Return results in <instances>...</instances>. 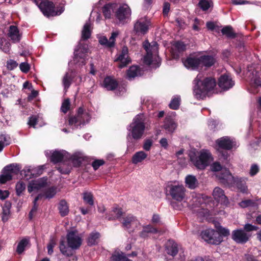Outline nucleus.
<instances>
[{
  "instance_id": "nucleus-38",
  "label": "nucleus",
  "mask_w": 261,
  "mask_h": 261,
  "mask_svg": "<svg viewBox=\"0 0 261 261\" xmlns=\"http://www.w3.org/2000/svg\"><path fill=\"white\" fill-rule=\"evenodd\" d=\"M232 185H235L237 188L243 193H247V188L244 180L241 178H235Z\"/></svg>"
},
{
  "instance_id": "nucleus-18",
  "label": "nucleus",
  "mask_w": 261,
  "mask_h": 261,
  "mask_svg": "<svg viewBox=\"0 0 261 261\" xmlns=\"http://www.w3.org/2000/svg\"><path fill=\"white\" fill-rule=\"evenodd\" d=\"M184 64L187 68H191L192 69H198L201 67L200 58V57H190L186 60Z\"/></svg>"
},
{
  "instance_id": "nucleus-48",
  "label": "nucleus",
  "mask_w": 261,
  "mask_h": 261,
  "mask_svg": "<svg viewBox=\"0 0 261 261\" xmlns=\"http://www.w3.org/2000/svg\"><path fill=\"white\" fill-rule=\"evenodd\" d=\"M32 167H25L22 171L21 174L24 175V176L26 179H29L30 178H33V175L32 173Z\"/></svg>"
},
{
  "instance_id": "nucleus-9",
  "label": "nucleus",
  "mask_w": 261,
  "mask_h": 261,
  "mask_svg": "<svg viewBox=\"0 0 261 261\" xmlns=\"http://www.w3.org/2000/svg\"><path fill=\"white\" fill-rule=\"evenodd\" d=\"M131 14V9L126 4L120 6L115 12L116 18L122 24L126 23L130 20Z\"/></svg>"
},
{
  "instance_id": "nucleus-24",
  "label": "nucleus",
  "mask_w": 261,
  "mask_h": 261,
  "mask_svg": "<svg viewBox=\"0 0 261 261\" xmlns=\"http://www.w3.org/2000/svg\"><path fill=\"white\" fill-rule=\"evenodd\" d=\"M8 36L14 42H19L20 40L18 29L15 25H11L9 27Z\"/></svg>"
},
{
  "instance_id": "nucleus-21",
  "label": "nucleus",
  "mask_w": 261,
  "mask_h": 261,
  "mask_svg": "<svg viewBox=\"0 0 261 261\" xmlns=\"http://www.w3.org/2000/svg\"><path fill=\"white\" fill-rule=\"evenodd\" d=\"M219 177L220 179L223 180L222 182L228 185H232L235 178L229 171L226 169H224L221 171L220 175H219Z\"/></svg>"
},
{
  "instance_id": "nucleus-54",
  "label": "nucleus",
  "mask_w": 261,
  "mask_h": 261,
  "mask_svg": "<svg viewBox=\"0 0 261 261\" xmlns=\"http://www.w3.org/2000/svg\"><path fill=\"white\" fill-rule=\"evenodd\" d=\"M11 139L10 137L6 135H0V143L3 144L4 146H7L10 144Z\"/></svg>"
},
{
  "instance_id": "nucleus-29",
  "label": "nucleus",
  "mask_w": 261,
  "mask_h": 261,
  "mask_svg": "<svg viewBox=\"0 0 261 261\" xmlns=\"http://www.w3.org/2000/svg\"><path fill=\"white\" fill-rule=\"evenodd\" d=\"M138 221L136 219L132 216H128L124 218L122 225L126 229L130 228L132 226H136Z\"/></svg>"
},
{
  "instance_id": "nucleus-45",
  "label": "nucleus",
  "mask_w": 261,
  "mask_h": 261,
  "mask_svg": "<svg viewBox=\"0 0 261 261\" xmlns=\"http://www.w3.org/2000/svg\"><path fill=\"white\" fill-rule=\"evenodd\" d=\"M113 261H126L128 258L123 252H116L111 257Z\"/></svg>"
},
{
  "instance_id": "nucleus-60",
  "label": "nucleus",
  "mask_w": 261,
  "mask_h": 261,
  "mask_svg": "<svg viewBox=\"0 0 261 261\" xmlns=\"http://www.w3.org/2000/svg\"><path fill=\"white\" fill-rule=\"evenodd\" d=\"M257 227L252 225L251 224H246L244 225V229L246 232L249 233L250 231L256 230Z\"/></svg>"
},
{
  "instance_id": "nucleus-33",
  "label": "nucleus",
  "mask_w": 261,
  "mask_h": 261,
  "mask_svg": "<svg viewBox=\"0 0 261 261\" xmlns=\"http://www.w3.org/2000/svg\"><path fill=\"white\" fill-rule=\"evenodd\" d=\"M58 209L59 213L62 217L67 215L69 212L68 204L65 200H61L60 201Z\"/></svg>"
},
{
  "instance_id": "nucleus-35",
  "label": "nucleus",
  "mask_w": 261,
  "mask_h": 261,
  "mask_svg": "<svg viewBox=\"0 0 261 261\" xmlns=\"http://www.w3.org/2000/svg\"><path fill=\"white\" fill-rule=\"evenodd\" d=\"M185 181L187 186L191 189H194L198 186L197 179L193 175H188L186 178Z\"/></svg>"
},
{
  "instance_id": "nucleus-12",
  "label": "nucleus",
  "mask_w": 261,
  "mask_h": 261,
  "mask_svg": "<svg viewBox=\"0 0 261 261\" xmlns=\"http://www.w3.org/2000/svg\"><path fill=\"white\" fill-rule=\"evenodd\" d=\"M150 22L146 17H141L134 25V31L138 35L146 34L149 30Z\"/></svg>"
},
{
  "instance_id": "nucleus-10",
  "label": "nucleus",
  "mask_w": 261,
  "mask_h": 261,
  "mask_svg": "<svg viewBox=\"0 0 261 261\" xmlns=\"http://www.w3.org/2000/svg\"><path fill=\"white\" fill-rule=\"evenodd\" d=\"M201 236L205 241L212 244H219L222 241V236L214 229H208L203 231Z\"/></svg>"
},
{
  "instance_id": "nucleus-40",
  "label": "nucleus",
  "mask_w": 261,
  "mask_h": 261,
  "mask_svg": "<svg viewBox=\"0 0 261 261\" xmlns=\"http://www.w3.org/2000/svg\"><path fill=\"white\" fill-rule=\"evenodd\" d=\"M99 236L100 234L97 232H93L91 233L88 238V245L89 246H92L97 244Z\"/></svg>"
},
{
  "instance_id": "nucleus-34",
  "label": "nucleus",
  "mask_w": 261,
  "mask_h": 261,
  "mask_svg": "<svg viewBox=\"0 0 261 261\" xmlns=\"http://www.w3.org/2000/svg\"><path fill=\"white\" fill-rule=\"evenodd\" d=\"M159 232L158 230L151 225H147L143 226L142 231L140 232V236L142 238H145L147 236V233H156Z\"/></svg>"
},
{
  "instance_id": "nucleus-7",
  "label": "nucleus",
  "mask_w": 261,
  "mask_h": 261,
  "mask_svg": "<svg viewBox=\"0 0 261 261\" xmlns=\"http://www.w3.org/2000/svg\"><path fill=\"white\" fill-rule=\"evenodd\" d=\"M89 51L88 45L80 41L74 50L73 62L75 64L85 65L86 59Z\"/></svg>"
},
{
  "instance_id": "nucleus-41",
  "label": "nucleus",
  "mask_w": 261,
  "mask_h": 261,
  "mask_svg": "<svg viewBox=\"0 0 261 261\" xmlns=\"http://www.w3.org/2000/svg\"><path fill=\"white\" fill-rule=\"evenodd\" d=\"M29 243V240L27 238L22 239L18 244L16 248V252L18 254H21L25 249L26 246Z\"/></svg>"
},
{
  "instance_id": "nucleus-59",
  "label": "nucleus",
  "mask_w": 261,
  "mask_h": 261,
  "mask_svg": "<svg viewBox=\"0 0 261 261\" xmlns=\"http://www.w3.org/2000/svg\"><path fill=\"white\" fill-rule=\"evenodd\" d=\"M21 71L24 73H27L30 69V65L27 62H22L19 65Z\"/></svg>"
},
{
  "instance_id": "nucleus-20",
  "label": "nucleus",
  "mask_w": 261,
  "mask_h": 261,
  "mask_svg": "<svg viewBox=\"0 0 261 261\" xmlns=\"http://www.w3.org/2000/svg\"><path fill=\"white\" fill-rule=\"evenodd\" d=\"M164 123L163 127L169 133H173L177 127L176 123L171 116H166Z\"/></svg>"
},
{
  "instance_id": "nucleus-36",
  "label": "nucleus",
  "mask_w": 261,
  "mask_h": 261,
  "mask_svg": "<svg viewBox=\"0 0 261 261\" xmlns=\"http://www.w3.org/2000/svg\"><path fill=\"white\" fill-rule=\"evenodd\" d=\"M91 34V24L87 22L84 25L82 31V39L84 40L89 39Z\"/></svg>"
},
{
  "instance_id": "nucleus-17",
  "label": "nucleus",
  "mask_w": 261,
  "mask_h": 261,
  "mask_svg": "<svg viewBox=\"0 0 261 261\" xmlns=\"http://www.w3.org/2000/svg\"><path fill=\"white\" fill-rule=\"evenodd\" d=\"M216 144L219 148L230 150L233 146V142L228 137H223L216 141Z\"/></svg>"
},
{
  "instance_id": "nucleus-44",
  "label": "nucleus",
  "mask_w": 261,
  "mask_h": 261,
  "mask_svg": "<svg viewBox=\"0 0 261 261\" xmlns=\"http://www.w3.org/2000/svg\"><path fill=\"white\" fill-rule=\"evenodd\" d=\"M73 75L71 73L67 72L63 78V84L65 89H68L72 82L73 79Z\"/></svg>"
},
{
  "instance_id": "nucleus-64",
  "label": "nucleus",
  "mask_w": 261,
  "mask_h": 261,
  "mask_svg": "<svg viewBox=\"0 0 261 261\" xmlns=\"http://www.w3.org/2000/svg\"><path fill=\"white\" fill-rule=\"evenodd\" d=\"M151 55L153 53H156L158 51V44L156 42L153 41L150 43V49Z\"/></svg>"
},
{
  "instance_id": "nucleus-43",
  "label": "nucleus",
  "mask_w": 261,
  "mask_h": 261,
  "mask_svg": "<svg viewBox=\"0 0 261 261\" xmlns=\"http://www.w3.org/2000/svg\"><path fill=\"white\" fill-rule=\"evenodd\" d=\"M113 11L112 5L108 4L105 5L102 8V11L106 18H110Z\"/></svg>"
},
{
  "instance_id": "nucleus-3",
  "label": "nucleus",
  "mask_w": 261,
  "mask_h": 261,
  "mask_svg": "<svg viewBox=\"0 0 261 261\" xmlns=\"http://www.w3.org/2000/svg\"><path fill=\"white\" fill-rule=\"evenodd\" d=\"M145 118L143 114L136 115L133 119L128 130L134 139L138 140L143 137L145 128Z\"/></svg>"
},
{
  "instance_id": "nucleus-26",
  "label": "nucleus",
  "mask_w": 261,
  "mask_h": 261,
  "mask_svg": "<svg viewBox=\"0 0 261 261\" xmlns=\"http://www.w3.org/2000/svg\"><path fill=\"white\" fill-rule=\"evenodd\" d=\"M200 58L201 67L205 66L206 67H210L212 66L216 62V59L212 56H201L200 57Z\"/></svg>"
},
{
  "instance_id": "nucleus-27",
  "label": "nucleus",
  "mask_w": 261,
  "mask_h": 261,
  "mask_svg": "<svg viewBox=\"0 0 261 261\" xmlns=\"http://www.w3.org/2000/svg\"><path fill=\"white\" fill-rule=\"evenodd\" d=\"M143 46L147 53L146 55L144 57V62L146 64L150 65L152 63L151 53L150 51V43L148 41V40H145L143 43Z\"/></svg>"
},
{
  "instance_id": "nucleus-8",
  "label": "nucleus",
  "mask_w": 261,
  "mask_h": 261,
  "mask_svg": "<svg viewBox=\"0 0 261 261\" xmlns=\"http://www.w3.org/2000/svg\"><path fill=\"white\" fill-rule=\"evenodd\" d=\"M20 169L17 165L11 164L4 168L0 175V184H4L12 179L14 175L17 174Z\"/></svg>"
},
{
  "instance_id": "nucleus-55",
  "label": "nucleus",
  "mask_w": 261,
  "mask_h": 261,
  "mask_svg": "<svg viewBox=\"0 0 261 261\" xmlns=\"http://www.w3.org/2000/svg\"><path fill=\"white\" fill-rule=\"evenodd\" d=\"M217 232L221 236L227 237L230 234L229 230L228 229L224 228L221 226L217 227Z\"/></svg>"
},
{
  "instance_id": "nucleus-14",
  "label": "nucleus",
  "mask_w": 261,
  "mask_h": 261,
  "mask_svg": "<svg viewBox=\"0 0 261 261\" xmlns=\"http://www.w3.org/2000/svg\"><path fill=\"white\" fill-rule=\"evenodd\" d=\"M115 61L120 62V63L118 65L119 68H124L130 63L131 60L128 56V49L127 47H123L121 54L118 55L117 58L115 60Z\"/></svg>"
},
{
  "instance_id": "nucleus-53",
  "label": "nucleus",
  "mask_w": 261,
  "mask_h": 261,
  "mask_svg": "<svg viewBox=\"0 0 261 261\" xmlns=\"http://www.w3.org/2000/svg\"><path fill=\"white\" fill-rule=\"evenodd\" d=\"M16 192L17 195L19 196L25 190V185L22 181H19L16 185Z\"/></svg>"
},
{
  "instance_id": "nucleus-62",
  "label": "nucleus",
  "mask_w": 261,
  "mask_h": 261,
  "mask_svg": "<svg viewBox=\"0 0 261 261\" xmlns=\"http://www.w3.org/2000/svg\"><path fill=\"white\" fill-rule=\"evenodd\" d=\"M38 119L36 116H32L29 118V120L28 124L33 127H35V125L37 123Z\"/></svg>"
},
{
  "instance_id": "nucleus-16",
  "label": "nucleus",
  "mask_w": 261,
  "mask_h": 261,
  "mask_svg": "<svg viewBox=\"0 0 261 261\" xmlns=\"http://www.w3.org/2000/svg\"><path fill=\"white\" fill-rule=\"evenodd\" d=\"M233 85V82L228 75L223 74L219 79L218 85L223 90H228L231 88Z\"/></svg>"
},
{
  "instance_id": "nucleus-4",
  "label": "nucleus",
  "mask_w": 261,
  "mask_h": 261,
  "mask_svg": "<svg viewBox=\"0 0 261 261\" xmlns=\"http://www.w3.org/2000/svg\"><path fill=\"white\" fill-rule=\"evenodd\" d=\"M189 156L194 166L199 169H204L207 166L212 158L210 152L204 150L200 152L191 151L189 153Z\"/></svg>"
},
{
  "instance_id": "nucleus-28",
  "label": "nucleus",
  "mask_w": 261,
  "mask_h": 261,
  "mask_svg": "<svg viewBox=\"0 0 261 261\" xmlns=\"http://www.w3.org/2000/svg\"><path fill=\"white\" fill-rule=\"evenodd\" d=\"M166 249L167 254L172 256H175L178 251L177 244L173 241L170 240L167 244Z\"/></svg>"
},
{
  "instance_id": "nucleus-49",
  "label": "nucleus",
  "mask_w": 261,
  "mask_h": 261,
  "mask_svg": "<svg viewBox=\"0 0 261 261\" xmlns=\"http://www.w3.org/2000/svg\"><path fill=\"white\" fill-rule=\"evenodd\" d=\"M239 205L243 208L248 206H255L256 205V202L250 199H247L242 201L239 203Z\"/></svg>"
},
{
  "instance_id": "nucleus-30",
  "label": "nucleus",
  "mask_w": 261,
  "mask_h": 261,
  "mask_svg": "<svg viewBox=\"0 0 261 261\" xmlns=\"http://www.w3.org/2000/svg\"><path fill=\"white\" fill-rule=\"evenodd\" d=\"M186 45L182 42L177 41L175 42L173 45V54L174 56L178 57V54L176 53H181L186 50Z\"/></svg>"
},
{
  "instance_id": "nucleus-57",
  "label": "nucleus",
  "mask_w": 261,
  "mask_h": 261,
  "mask_svg": "<svg viewBox=\"0 0 261 261\" xmlns=\"http://www.w3.org/2000/svg\"><path fill=\"white\" fill-rule=\"evenodd\" d=\"M18 66V63L13 60H9L7 62V68L8 70H12Z\"/></svg>"
},
{
  "instance_id": "nucleus-51",
  "label": "nucleus",
  "mask_w": 261,
  "mask_h": 261,
  "mask_svg": "<svg viewBox=\"0 0 261 261\" xmlns=\"http://www.w3.org/2000/svg\"><path fill=\"white\" fill-rule=\"evenodd\" d=\"M70 106V99L69 98L65 99L62 103L61 110L64 113H66L69 110Z\"/></svg>"
},
{
  "instance_id": "nucleus-23",
  "label": "nucleus",
  "mask_w": 261,
  "mask_h": 261,
  "mask_svg": "<svg viewBox=\"0 0 261 261\" xmlns=\"http://www.w3.org/2000/svg\"><path fill=\"white\" fill-rule=\"evenodd\" d=\"M142 74V71L138 66H132L127 70V78L132 80L137 76H141Z\"/></svg>"
},
{
  "instance_id": "nucleus-13",
  "label": "nucleus",
  "mask_w": 261,
  "mask_h": 261,
  "mask_svg": "<svg viewBox=\"0 0 261 261\" xmlns=\"http://www.w3.org/2000/svg\"><path fill=\"white\" fill-rule=\"evenodd\" d=\"M251 234L243 229H238L232 231L231 239L237 243L243 244L247 242Z\"/></svg>"
},
{
  "instance_id": "nucleus-11",
  "label": "nucleus",
  "mask_w": 261,
  "mask_h": 261,
  "mask_svg": "<svg viewBox=\"0 0 261 261\" xmlns=\"http://www.w3.org/2000/svg\"><path fill=\"white\" fill-rule=\"evenodd\" d=\"M169 193L172 198L178 201H182L186 197L185 188L182 185H170L168 187Z\"/></svg>"
},
{
  "instance_id": "nucleus-58",
  "label": "nucleus",
  "mask_w": 261,
  "mask_h": 261,
  "mask_svg": "<svg viewBox=\"0 0 261 261\" xmlns=\"http://www.w3.org/2000/svg\"><path fill=\"white\" fill-rule=\"evenodd\" d=\"M56 194V191L55 190L51 188L48 189L46 191L44 195L46 198H53L55 195Z\"/></svg>"
},
{
  "instance_id": "nucleus-2",
  "label": "nucleus",
  "mask_w": 261,
  "mask_h": 261,
  "mask_svg": "<svg viewBox=\"0 0 261 261\" xmlns=\"http://www.w3.org/2000/svg\"><path fill=\"white\" fill-rule=\"evenodd\" d=\"M68 246L64 240L60 242L59 249L61 253L67 256L73 255L75 250L79 249L82 245V239L76 231H70L66 236Z\"/></svg>"
},
{
  "instance_id": "nucleus-1",
  "label": "nucleus",
  "mask_w": 261,
  "mask_h": 261,
  "mask_svg": "<svg viewBox=\"0 0 261 261\" xmlns=\"http://www.w3.org/2000/svg\"><path fill=\"white\" fill-rule=\"evenodd\" d=\"M198 74L195 79V86L193 89L194 96L197 99H203L208 92L214 90L216 86V80L212 77H206L203 79Z\"/></svg>"
},
{
  "instance_id": "nucleus-39",
  "label": "nucleus",
  "mask_w": 261,
  "mask_h": 261,
  "mask_svg": "<svg viewBox=\"0 0 261 261\" xmlns=\"http://www.w3.org/2000/svg\"><path fill=\"white\" fill-rule=\"evenodd\" d=\"M83 198L86 204L91 206L94 205V197L92 193L87 191L84 192Z\"/></svg>"
},
{
  "instance_id": "nucleus-19",
  "label": "nucleus",
  "mask_w": 261,
  "mask_h": 261,
  "mask_svg": "<svg viewBox=\"0 0 261 261\" xmlns=\"http://www.w3.org/2000/svg\"><path fill=\"white\" fill-rule=\"evenodd\" d=\"M118 86V82L112 76H107L103 81V86L108 90H114L117 88Z\"/></svg>"
},
{
  "instance_id": "nucleus-46",
  "label": "nucleus",
  "mask_w": 261,
  "mask_h": 261,
  "mask_svg": "<svg viewBox=\"0 0 261 261\" xmlns=\"http://www.w3.org/2000/svg\"><path fill=\"white\" fill-rule=\"evenodd\" d=\"M213 5L211 0H200L198 3L199 7L203 10H207Z\"/></svg>"
},
{
  "instance_id": "nucleus-22",
  "label": "nucleus",
  "mask_w": 261,
  "mask_h": 261,
  "mask_svg": "<svg viewBox=\"0 0 261 261\" xmlns=\"http://www.w3.org/2000/svg\"><path fill=\"white\" fill-rule=\"evenodd\" d=\"M118 35V33L116 32H113L111 34V36L110 37L109 40L103 36L99 38V42L100 44L105 45L108 47H112L114 46L115 38Z\"/></svg>"
},
{
  "instance_id": "nucleus-6",
  "label": "nucleus",
  "mask_w": 261,
  "mask_h": 261,
  "mask_svg": "<svg viewBox=\"0 0 261 261\" xmlns=\"http://www.w3.org/2000/svg\"><path fill=\"white\" fill-rule=\"evenodd\" d=\"M90 118L91 117L89 113L80 107L75 116L69 117L68 123L70 125H74L75 128H77L79 126L84 125L86 123H88Z\"/></svg>"
},
{
  "instance_id": "nucleus-56",
  "label": "nucleus",
  "mask_w": 261,
  "mask_h": 261,
  "mask_svg": "<svg viewBox=\"0 0 261 261\" xmlns=\"http://www.w3.org/2000/svg\"><path fill=\"white\" fill-rule=\"evenodd\" d=\"M105 162L103 160H95L92 163V166L94 170H97L100 166L103 165Z\"/></svg>"
},
{
  "instance_id": "nucleus-61",
  "label": "nucleus",
  "mask_w": 261,
  "mask_h": 261,
  "mask_svg": "<svg viewBox=\"0 0 261 261\" xmlns=\"http://www.w3.org/2000/svg\"><path fill=\"white\" fill-rule=\"evenodd\" d=\"M152 145V141L150 139H146L145 140L143 148L146 151H149Z\"/></svg>"
},
{
  "instance_id": "nucleus-15",
  "label": "nucleus",
  "mask_w": 261,
  "mask_h": 261,
  "mask_svg": "<svg viewBox=\"0 0 261 261\" xmlns=\"http://www.w3.org/2000/svg\"><path fill=\"white\" fill-rule=\"evenodd\" d=\"M47 184V179L41 178L37 180H33L30 183L28 187L29 192L31 193L33 191H38L46 186Z\"/></svg>"
},
{
  "instance_id": "nucleus-31",
  "label": "nucleus",
  "mask_w": 261,
  "mask_h": 261,
  "mask_svg": "<svg viewBox=\"0 0 261 261\" xmlns=\"http://www.w3.org/2000/svg\"><path fill=\"white\" fill-rule=\"evenodd\" d=\"M66 152L61 151H55L50 156V161L54 164L58 163L63 161Z\"/></svg>"
},
{
  "instance_id": "nucleus-63",
  "label": "nucleus",
  "mask_w": 261,
  "mask_h": 261,
  "mask_svg": "<svg viewBox=\"0 0 261 261\" xmlns=\"http://www.w3.org/2000/svg\"><path fill=\"white\" fill-rule=\"evenodd\" d=\"M212 171H219L222 169V166L219 162L214 163L211 166Z\"/></svg>"
},
{
  "instance_id": "nucleus-25",
  "label": "nucleus",
  "mask_w": 261,
  "mask_h": 261,
  "mask_svg": "<svg viewBox=\"0 0 261 261\" xmlns=\"http://www.w3.org/2000/svg\"><path fill=\"white\" fill-rule=\"evenodd\" d=\"M215 200L221 202H225L227 201V197L224 194V191L219 187H216L213 193Z\"/></svg>"
},
{
  "instance_id": "nucleus-37",
  "label": "nucleus",
  "mask_w": 261,
  "mask_h": 261,
  "mask_svg": "<svg viewBox=\"0 0 261 261\" xmlns=\"http://www.w3.org/2000/svg\"><path fill=\"white\" fill-rule=\"evenodd\" d=\"M11 207V203L8 201H6L3 207L2 213V220L6 222L8 220V217L10 213V208Z\"/></svg>"
},
{
  "instance_id": "nucleus-47",
  "label": "nucleus",
  "mask_w": 261,
  "mask_h": 261,
  "mask_svg": "<svg viewBox=\"0 0 261 261\" xmlns=\"http://www.w3.org/2000/svg\"><path fill=\"white\" fill-rule=\"evenodd\" d=\"M44 166H39L36 167H32V173L33 177H37L43 173Z\"/></svg>"
},
{
  "instance_id": "nucleus-32",
  "label": "nucleus",
  "mask_w": 261,
  "mask_h": 261,
  "mask_svg": "<svg viewBox=\"0 0 261 261\" xmlns=\"http://www.w3.org/2000/svg\"><path fill=\"white\" fill-rule=\"evenodd\" d=\"M147 156V154L143 151L136 152L132 156V162L134 164H137L142 162Z\"/></svg>"
},
{
  "instance_id": "nucleus-5",
  "label": "nucleus",
  "mask_w": 261,
  "mask_h": 261,
  "mask_svg": "<svg viewBox=\"0 0 261 261\" xmlns=\"http://www.w3.org/2000/svg\"><path fill=\"white\" fill-rule=\"evenodd\" d=\"M37 5L46 17L55 16L60 15L64 11L63 7L55 9V6L53 2L48 0H45L39 3L40 0H32Z\"/></svg>"
},
{
  "instance_id": "nucleus-52",
  "label": "nucleus",
  "mask_w": 261,
  "mask_h": 261,
  "mask_svg": "<svg viewBox=\"0 0 261 261\" xmlns=\"http://www.w3.org/2000/svg\"><path fill=\"white\" fill-rule=\"evenodd\" d=\"M56 240L54 238H51L47 246V252L49 255H50L53 253V248L56 246Z\"/></svg>"
},
{
  "instance_id": "nucleus-50",
  "label": "nucleus",
  "mask_w": 261,
  "mask_h": 261,
  "mask_svg": "<svg viewBox=\"0 0 261 261\" xmlns=\"http://www.w3.org/2000/svg\"><path fill=\"white\" fill-rule=\"evenodd\" d=\"M180 100L179 97L174 98L169 105L170 108L173 110L178 109L180 105Z\"/></svg>"
},
{
  "instance_id": "nucleus-42",
  "label": "nucleus",
  "mask_w": 261,
  "mask_h": 261,
  "mask_svg": "<svg viewBox=\"0 0 261 261\" xmlns=\"http://www.w3.org/2000/svg\"><path fill=\"white\" fill-rule=\"evenodd\" d=\"M223 35H226L227 37L234 38L236 37V34L233 31V29L231 26H226L221 30Z\"/></svg>"
}]
</instances>
